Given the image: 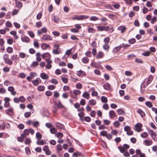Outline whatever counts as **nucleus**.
<instances>
[{
    "instance_id": "obj_1",
    "label": "nucleus",
    "mask_w": 157,
    "mask_h": 157,
    "mask_svg": "<svg viewBox=\"0 0 157 157\" xmlns=\"http://www.w3.org/2000/svg\"><path fill=\"white\" fill-rule=\"evenodd\" d=\"M89 17V16H85L84 15H81L80 16L77 15L75 16V17H72V19L80 20L87 19Z\"/></svg>"
},
{
    "instance_id": "obj_2",
    "label": "nucleus",
    "mask_w": 157,
    "mask_h": 157,
    "mask_svg": "<svg viewBox=\"0 0 157 157\" xmlns=\"http://www.w3.org/2000/svg\"><path fill=\"white\" fill-rule=\"evenodd\" d=\"M148 131L150 134L151 135V136L152 137V139L155 141H157V138H154V136L156 137L157 135V134L154 132L153 130L150 129H148Z\"/></svg>"
},
{
    "instance_id": "obj_3",
    "label": "nucleus",
    "mask_w": 157,
    "mask_h": 157,
    "mask_svg": "<svg viewBox=\"0 0 157 157\" xmlns=\"http://www.w3.org/2000/svg\"><path fill=\"white\" fill-rule=\"evenodd\" d=\"M98 30L100 31H108L109 27L108 26H105L103 25H99L97 27Z\"/></svg>"
},
{
    "instance_id": "obj_4",
    "label": "nucleus",
    "mask_w": 157,
    "mask_h": 157,
    "mask_svg": "<svg viewBox=\"0 0 157 157\" xmlns=\"http://www.w3.org/2000/svg\"><path fill=\"white\" fill-rule=\"evenodd\" d=\"M143 127L142 124L140 123L137 124L135 126V130L137 132H140L141 130V128Z\"/></svg>"
},
{
    "instance_id": "obj_5",
    "label": "nucleus",
    "mask_w": 157,
    "mask_h": 157,
    "mask_svg": "<svg viewBox=\"0 0 157 157\" xmlns=\"http://www.w3.org/2000/svg\"><path fill=\"white\" fill-rule=\"evenodd\" d=\"M5 112L7 114L9 115L10 116H12L14 115V112L12 108H10L7 109H6Z\"/></svg>"
},
{
    "instance_id": "obj_6",
    "label": "nucleus",
    "mask_w": 157,
    "mask_h": 157,
    "mask_svg": "<svg viewBox=\"0 0 157 157\" xmlns=\"http://www.w3.org/2000/svg\"><path fill=\"white\" fill-rule=\"evenodd\" d=\"M42 39L44 41L51 40H52V37L48 35H43Z\"/></svg>"
},
{
    "instance_id": "obj_7",
    "label": "nucleus",
    "mask_w": 157,
    "mask_h": 157,
    "mask_svg": "<svg viewBox=\"0 0 157 157\" xmlns=\"http://www.w3.org/2000/svg\"><path fill=\"white\" fill-rule=\"evenodd\" d=\"M41 80L39 78H37L35 80H33L32 82L33 84L35 86L38 85L39 83L41 82Z\"/></svg>"
},
{
    "instance_id": "obj_8",
    "label": "nucleus",
    "mask_w": 157,
    "mask_h": 157,
    "mask_svg": "<svg viewBox=\"0 0 157 157\" xmlns=\"http://www.w3.org/2000/svg\"><path fill=\"white\" fill-rule=\"evenodd\" d=\"M78 156L80 157H83V155L82 153L78 152V151L72 154V156L73 157H77Z\"/></svg>"
},
{
    "instance_id": "obj_9",
    "label": "nucleus",
    "mask_w": 157,
    "mask_h": 157,
    "mask_svg": "<svg viewBox=\"0 0 157 157\" xmlns=\"http://www.w3.org/2000/svg\"><path fill=\"white\" fill-rule=\"evenodd\" d=\"M52 61L50 59H47V64L46 66V68L47 69H50L52 67L51 63Z\"/></svg>"
},
{
    "instance_id": "obj_10",
    "label": "nucleus",
    "mask_w": 157,
    "mask_h": 157,
    "mask_svg": "<svg viewBox=\"0 0 157 157\" xmlns=\"http://www.w3.org/2000/svg\"><path fill=\"white\" fill-rule=\"evenodd\" d=\"M40 77L44 79H48V76L44 73H42L40 75Z\"/></svg>"
},
{
    "instance_id": "obj_11",
    "label": "nucleus",
    "mask_w": 157,
    "mask_h": 157,
    "mask_svg": "<svg viewBox=\"0 0 157 157\" xmlns=\"http://www.w3.org/2000/svg\"><path fill=\"white\" fill-rule=\"evenodd\" d=\"M103 87L105 90H111L110 85V84L106 82L103 85Z\"/></svg>"
},
{
    "instance_id": "obj_12",
    "label": "nucleus",
    "mask_w": 157,
    "mask_h": 157,
    "mask_svg": "<svg viewBox=\"0 0 157 157\" xmlns=\"http://www.w3.org/2000/svg\"><path fill=\"white\" fill-rule=\"evenodd\" d=\"M109 115L110 118H113L116 117L115 112L113 110L110 111L109 112Z\"/></svg>"
},
{
    "instance_id": "obj_13",
    "label": "nucleus",
    "mask_w": 157,
    "mask_h": 157,
    "mask_svg": "<svg viewBox=\"0 0 157 157\" xmlns=\"http://www.w3.org/2000/svg\"><path fill=\"white\" fill-rule=\"evenodd\" d=\"M15 6L17 7L21 8L22 6V4L21 2L17 0H15Z\"/></svg>"
},
{
    "instance_id": "obj_14",
    "label": "nucleus",
    "mask_w": 157,
    "mask_h": 157,
    "mask_svg": "<svg viewBox=\"0 0 157 157\" xmlns=\"http://www.w3.org/2000/svg\"><path fill=\"white\" fill-rule=\"evenodd\" d=\"M118 30L121 31V32L124 33L125 32L126 30V28L125 26H120L118 28Z\"/></svg>"
},
{
    "instance_id": "obj_15",
    "label": "nucleus",
    "mask_w": 157,
    "mask_h": 157,
    "mask_svg": "<svg viewBox=\"0 0 157 157\" xmlns=\"http://www.w3.org/2000/svg\"><path fill=\"white\" fill-rule=\"evenodd\" d=\"M137 112L140 115L141 117H143L145 116V113L140 109H138L137 110Z\"/></svg>"
},
{
    "instance_id": "obj_16",
    "label": "nucleus",
    "mask_w": 157,
    "mask_h": 157,
    "mask_svg": "<svg viewBox=\"0 0 157 157\" xmlns=\"http://www.w3.org/2000/svg\"><path fill=\"white\" fill-rule=\"evenodd\" d=\"M46 141L43 140H38L36 142V144L39 145H43L46 144Z\"/></svg>"
},
{
    "instance_id": "obj_17",
    "label": "nucleus",
    "mask_w": 157,
    "mask_h": 157,
    "mask_svg": "<svg viewBox=\"0 0 157 157\" xmlns=\"http://www.w3.org/2000/svg\"><path fill=\"white\" fill-rule=\"evenodd\" d=\"M59 108L56 105H54L52 107V111L54 113H56L57 109Z\"/></svg>"
},
{
    "instance_id": "obj_18",
    "label": "nucleus",
    "mask_w": 157,
    "mask_h": 157,
    "mask_svg": "<svg viewBox=\"0 0 157 157\" xmlns=\"http://www.w3.org/2000/svg\"><path fill=\"white\" fill-rule=\"evenodd\" d=\"M91 121L90 118L89 116L84 117H83V119L81 121H86L87 122H89Z\"/></svg>"
},
{
    "instance_id": "obj_19",
    "label": "nucleus",
    "mask_w": 157,
    "mask_h": 157,
    "mask_svg": "<svg viewBox=\"0 0 157 157\" xmlns=\"http://www.w3.org/2000/svg\"><path fill=\"white\" fill-rule=\"evenodd\" d=\"M49 45L46 43H43L41 45V47L43 50H45L47 48L49 47Z\"/></svg>"
},
{
    "instance_id": "obj_20",
    "label": "nucleus",
    "mask_w": 157,
    "mask_h": 157,
    "mask_svg": "<svg viewBox=\"0 0 157 157\" xmlns=\"http://www.w3.org/2000/svg\"><path fill=\"white\" fill-rule=\"evenodd\" d=\"M22 41L24 42H27L29 41V38L27 36L21 37V38Z\"/></svg>"
},
{
    "instance_id": "obj_21",
    "label": "nucleus",
    "mask_w": 157,
    "mask_h": 157,
    "mask_svg": "<svg viewBox=\"0 0 157 157\" xmlns=\"http://www.w3.org/2000/svg\"><path fill=\"white\" fill-rule=\"evenodd\" d=\"M38 63L36 61L33 62L30 65V67L32 68L37 67L38 65Z\"/></svg>"
},
{
    "instance_id": "obj_22",
    "label": "nucleus",
    "mask_w": 157,
    "mask_h": 157,
    "mask_svg": "<svg viewBox=\"0 0 157 157\" xmlns=\"http://www.w3.org/2000/svg\"><path fill=\"white\" fill-rule=\"evenodd\" d=\"M36 60L38 61H40L41 60V58L40 57V53L39 52H37L36 53Z\"/></svg>"
},
{
    "instance_id": "obj_23",
    "label": "nucleus",
    "mask_w": 157,
    "mask_h": 157,
    "mask_svg": "<svg viewBox=\"0 0 157 157\" xmlns=\"http://www.w3.org/2000/svg\"><path fill=\"white\" fill-rule=\"evenodd\" d=\"M82 97L87 99H89L90 98L89 94L87 92H85L83 94Z\"/></svg>"
},
{
    "instance_id": "obj_24",
    "label": "nucleus",
    "mask_w": 157,
    "mask_h": 157,
    "mask_svg": "<svg viewBox=\"0 0 157 157\" xmlns=\"http://www.w3.org/2000/svg\"><path fill=\"white\" fill-rule=\"evenodd\" d=\"M103 56V53L101 52H99L96 56V58L97 59L102 58Z\"/></svg>"
},
{
    "instance_id": "obj_25",
    "label": "nucleus",
    "mask_w": 157,
    "mask_h": 157,
    "mask_svg": "<svg viewBox=\"0 0 157 157\" xmlns=\"http://www.w3.org/2000/svg\"><path fill=\"white\" fill-rule=\"evenodd\" d=\"M100 20L102 22V24L104 25H106L107 24V23L106 21H107L108 19L107 18L105 17H103L101 18Z\"/></svg>"
},
{
    "instance_id": "obj_26",
    "label": "nucleus",
    "mask_w": 157,
    "mask_h": 157,
    "mask_svg": "<svg viewBox=\"0 0 157 157\" xmlns=\"http://www.w3.org/2000/svg\"><path fill=\"white\" fill-rule=\"evenodd\" d=\"M89 104L91 105H95L96 104V101L94 99H91L89 101Z\"/></svg>"
},
{
    "instance_id": "obj_27",
    "label": "nucleus",
    "mask_w": 157,
    "mask_h": 157,
    "mask_svg": "<svg viewBox=\"0 0 157 157\" xmlns=\"http://www.w3.org/2000/svg\"><path fill=\"white\" fill-rule=\"evenodd\" d=\"M76 74L78 76H80L81 75L82 76L85 75V73L83 71L80 70L77 72Z\"/></svg>"
},
{
    "instance_id": "obj_28",
    "label": "nucleus",
    "mask_w": 157,
    "mask_h": 157,
    "mask_svg": "<svg viewBox=\"0 0 157 157\" xmlns=\"http://www.w3.org/2000/svg\"><path fill=\"white\" fill-rule=\"evenodd\" d=\"M153 77L151 75H150L149 76L147 83V86L149 84L151 83V82L153 79Z\"/></svg>"
},
{
    "instance_id": "obj_29",
    "label": "nucleus",
    "mask_w": 157,
    "mask_h": 157,
    "mask_svg": "<svg viewBox=\"0 0 157 157\" xmlns=\"http://www.w3.org/2000/svg\"><path fill=\"white\" fill-rule=\"evenodd\" d=\"M41 136V135L40 132H38L36 133V137L38 140H40L42 138Z\"/></svg>"
},
{
    "instance_id": "obj_30",
    "label": "nucleus",
    "mask_w": 157,
    "mask_h": 157,
    "mask_svg": "<svg viewBox=\"0 0 157 157\" xmlns=\"http://www.w3.org/2000/svg\"><path fill=\"white\" fill-rule=\"evenodd\" d=\"M50 54L48 52H46L43 54L42 55V58L45 59V58L49 57V58Z\"/></svg>"
},
{
    "instance_id": "obj_31",
    "label": "nucleus",
    "mask_w": 157,
    "mask_h": 157,
    "mask_svg": "<svg viewBox=\"0 0 157 157\" xmlns=\"http://www.w3.org/2000/svg\"><path fill=\"white\" fill-rule=\"evenodd\" d=\"M88 32L89 33H95L96 32L95 29L92 27L88 28Z\"/></svg>"
},
{
    "instance_id": "obj_32",
    "label": "nucleus",
    "mask_w": 157,
    "mask_h": 157,
    "mask_svg": "<svg viewBox=\"0 0 157 157\" xmlns=\"http://www.w3.org/2000/svg\"><path fill=\"white\" fill-rule=\"evenodd\" d=\"M145 104L149 108H151L153 106L152 103L149 101H147L145 102Z\"/></svg>"
},
{
    "instance_id": "obj_33",
    "label": "nucleus",
    "mask_w": 157,
    "mask_h": 157,
    "mask_svg": "<svg viewBox=\"0 0 157 157\" xmlns=\"http://www.w3.org/2000/svg\"><path fill=\"white\" fill-rule=\"evenodd\" d=\"M59 17L56 16H54L53 17V20L56 23H59Z\"/></svg>"
},
{
    "instance_id": "obj_34",
    "label": "nucleus",
    "mask_w": 157,
    "mask_h": 157,
    "mask_svg": "<svg viewBox=\"0 0 157 157\" xmlns=\"http://www.w3.org/2000/svg\"><path fill=\"white\" fill-rule=\"evenodd\" d=\"M89 61V59L87 57L83 58L82 59V62L85 63H87Z\"/></svg>"
},
{
    "instance_id": "obj_35",
    "label": "nucleus",
    "mask_w": 157,
    "mask_h": 157,
    "mask_svg": "<svg viewBox=\"0 0 157 157\" xmlns=\"http://www.w3.org/2000/svg\"><path fill=\"white\" fill-rule=\"evenodd\" d=\"M56 126L57 128L59 129L63 128L64 127L63 124L59 123H57L56 124Z\"/></svg>"
},
{
    "instance_id": "obj_36",
    "label": "nucleus",
    "mask_w": 157,
    "mask_h": 157,
    "mask_svg": "<svg viewBox=\"0 0 157 157\" xmlns=\"http://www.w3.org/2000/svg\"><path fill=\"white\" fill-rule=\"evenodd\" d=\"M144 142L146 146H150L152 144V142L151 141H149L147 140H145Z\"/></svg>"
},
{
    "instance_id": "obj_37",
    "label": "nucleus",
    "mask_w": 157,
    "mask_h": 157,
    "mask_svg": "<svg viewBox=\"0 0 157 157\" xmlns=\"http://www.w3.org/2000/svg\"><path fill=\"white\" fill-rule=\"evenodd\" d=\"M101 100L102 102L103 103H106L108 101L106 97L104 96L101 97Z\"/></svg>"
},
{
    "instance_id": "obj_38",
    "label": "nucleus",
    "mask_w": 157,
    "mask_h": 157,
    "mask_svg": "<svg viewBox=\"0 0 157 157\" xmlns=\"http://www.w3.org/2000/svg\"><path fill=\"white\" fill-rule=\"evenodd\" d=\"M25 152L27 155H30L31 153V151L29 148L28 147H26L25 148Z\"/></svg>"
},
{
    "instance_id": "obj_39",
    "label": "nucleus",
    "mask_w": 157,
    "mask_h": 157,
    "mask_svg": "<svg viewBox=\"0 0 157 157\" xmlns=\"http://www.w3.org/2000/svg\"><path fill=\"white\" fill-rule=\"evenodd\" d=\"M5 63L10 65H12L13 64V62L10 59H7L5 61Z\"/></svg>"
},
{
    "instance_id": "obj_40",
    "label": "nucleus",
    "mask_w": 157,
    "mask_h": 157,
    "mask_svg": "<svg viewBox=\"0 0 157 157\" xmlns=\"http://www.w3.org/2000/svg\"><path fill=\"white\" fill-rule=\"evenodd\" d=\"M17 55H13L11 56V59L13 61H17V60H18V58L17 57Z\"/></svg>"
},
{
    "instance_id": "obj_41",
    "label": "nucleus",
    "mask_w": 157,
    "mask_h": 157,
    "mask_svg": "<svg viewBox=\"0 0 157 157\" xmlns=\"http://www.w3.org/2000/svg\"><path fill=\"white\" fill-rule=\"evenodd\" d=\"M55 136H56L59 139H60L63 136V134L61 132H59L57 134L56 133Z\"/></svg>"
},
{
    "instance_id": "obj_42",
    "label": "nucleus",
    "mask_w": 157,
    "mask_h": 157,
    "mask_svg": "<svg viewBox=\"0 0 157 157\" xmlns=\"http://www.w3.org/2000/svg\"><path fill=\"white\" fill-rule=\"evenodd\" d=\"M148 136V133L145 132H144L141 134V136L143 138H145L147 137Z\"/></svg>"
},
{
    "instance_id": "obj_43",
    "label": "nucleus",
    "mask_w": 157,
    "mask_h": 157,
    "mask_svg": "<svg viewBox=\"0 0 157 157\" xmlns=\"http://www.w3.org/2000/svg\"><path fill=\"white\" fill-rule=\"evenodd\" d=\"M84 114L85 113L83 112H81L80 113H78V116L80 117L81 121L83 119L82 117L84 116Z\"/></svg>"
},
{
    "instance_id": "obj_44",
    "label": "nucleus",
    "mask_w": 157,
    "mask_h": 157,
    "mask_svg": "<svg viewBox=\"0 0 157 157\" xmlns=\"http://www.w3.org/2000/svg\"><path fill=\"white\" fill-rule=\"evenodd\" d=\"M50 132L51 133L54 134L56 133L57 132V130L55 128L53 127L50 128Z\"/></svg>"
},
{
    "instance_id": "obj_45",
    "label": "nucleus",
    "mask_w": 157,
    "mask_h": 157,
    "mask_svg": "<svg viewBox=\"0 0 157 157\" xmlns=\"http://www.w3.org/2000/svg\"><path fill=\"white\" fill-rule=\"evenodd\" d=\"M107 134V132L106 131H102L100 132V134L102 136H106Z\"/></svg>"
},
{
    "instance_id": "obj_46",
    "label": "nucleus",
    "mask_w": 157,
    "mask_h": 157,
    "mask_svg": "<svg viewBox=\"0 0 157 157\" xmlns=\"http://www.w3.org/2000/svg\"><path fill=\"white\" fill-rule=\"evenodd\" d=\"M45 87L44 86H40L38 87V90L39 91H43Z\"/></svg>"
},
{
    "instance_id": "obj_47",
    "label": "nucleus",
    "mask_w": 157,
    "mask_h": 157,
    "mask_svg": "<svg viewBox=\"0 0 157 157\" xmlns=\"http://www.w3.org/2000/svg\"><path fill=\"white\" fill-rule=\"evenodd\" d=\"M91 65H92L93 67L95 68H98V66H101L99 64H98L97 63L94 62L92 63H91Z\"/></svg>"
},
{
    "instance_id": "obj_48",
    "label": "nucleus",
    "mask_w": 157,
    "mask_h": 157,
    "mask_svg": "<svg viewBox=\"0 0 157 157\" xmlns=\"http://www.w3.org/2000/svg\"><path fill=\"white\" fill-rule=\"evenodd\" d=\"M55 104L58 106V107L59 108H62L63 107V106L62 105V104L61 103L60 101H58V103L57 104L56 102H55Z\"/></svg>"
},
{
    "instance_id": "obj_49",
    "label": "nucleus",
    "mask_w": 157,
    "mask_h": 157,
    "mask_svg": "<svg viewBox=\"0 0 157 157\" xmlns=\"http://www.w3.org/2000/svg\"><path fill=\"white\" fill-rule=\"evenodd\" d=\"M118 148L121 152L123 153L124 152L125 150L124 149V147H123L122 146H119L118 147Z\"/></svg>"
},
{
    "instance_id": "obj_50",
    "label": "nucleus",
    "mask_w": 157,
    "mask_h": 157,
    "mask_svg": "<svg viewBox=\"0 0 157 157\" xmlns=\"http://www.w3.org/2000/svg\"><path fill=\"white\" fill-rule=\"evenodd\" d=\"M109 46L108 44H105L103 46V49L107 51L109 49Z\"/></svg>"
},
{
    "instance_id": "obj_51",
    "label": "nucleus",
    "mask_w": 157,
    "mask_h": 157,
    "mask_svg": "<svg viewBox=\"0 0 157 157\" xmlns=\"http://www.w3.org/2000/svg\"><path fill=\"white\" fill-rule=\"evenodd\" d=\"M19 56L21 58H25L27 55L26 54L23 52H20L19 54Z\"/></svg>"
},
{
    "instance_id": "obj_52",
    "label": "nucleus",
    "mask_w": 157,
    "mask_h": 157,
    "mask_svg": "<svg viewBox=\"0 0 157 157\" xmlns=\"http://www.w3.org/2000/svg\"><path fill=\"white\" fill-rule=\"evenodd\" d=\"M104 41L105 44H108L110 41V39L109 37H106L104 39Z\"/></svg>"
},
{
    "instance_id": "obj_53",
    "label": "nucleus",
    "mask_w": 157,
    "mask_h": 157,
    "mask_svg": "<svg viewBox=\"0 0 157 157\" xmlns=\"http://www.w3.org/2000/svg\"><path fill=\"white\" fill-rule=\"evenodd\" d=\"M63 149V147L60 144H58L57 145V150L59 151H61Z\"/></svg>"
},
{
    "instance_id": "obj_54",
    "label": "nucleus",
    "mask_w": 157,
    "mask_h": 157,
    "mask_svg": "<svg viewBox=\"0 0 157 157\" xmlns=\"http://www.w3.org/2000/svg\"><path fill=\"white\" fill-rule=\"evenodd\" d=\"M33 126L35 127H37V126L39 125V122L37 121H34L32 123Z\"/></svg>"
},
{
    "instance_id": "obj_55",
    "label": "nucleus",
    "mask_w": 157,
    "mask_h": 157,
    "mask_svg": "<svg viewBox=\"0 0 157 157\" xmlns=\"http://www.w3.org/2000/svg\"><path fill=\"white\" fill-rule=\"evenodd\" d=\"M135 61L136 63H142L143 62V61H142L141 59L138 58H136Z\"/></svg>"
},
{
    "instance_id": "obj_56",
    "label": "nucleus",
    "mask_w": 157,
    "mask_h": 157,
    "mask_svg": "<svg viewBox=\"0 0 157 157\" xmlns=\"http://www.w3.org/2000/svg\"><path fill=\"white\" fill-rule=\"evenodd\" d=\"M53 54H58L61 53V51H59L58 50L56 49H53L52 51Z\"/></svg>"
},
{
    "instance_id": "obj_57",
    "label": "nucleus",
    "mask_w": 157,
    "mask_h": 157,
    "mask_svg": "<svg viewBox=\"0 0 157 157\" xmlns=\"http://www.w3.org/2000/svg\"><path fill=\"white\" fill-rule=\"evenodd\" d=\"M6 90L5 89L2 88V85L1 87L0 88V93L1 94H4L6 92Z\"/></svg>"
},
{
    "instance_id": "obj_58",
    "label": "nucleus",
    "mask_w": 157,
    "mask_h": 157,
    "mask_svg": "<svg viewBox=\"0 0 157 157\" xmlns=\"http://www.w3.org/2000/svg\"><path fill=\"white\" fill-rule=\"evenodd\" d=\"M6 26L7 27L10 28L12 26L11 23L9 21H7L6 23Z\"/></svg>"
},
{
    "instance_id": "obj_59",
    "label": "nucleus",
    "mask_w": 157,
    "mask_h": 157,
    "mask_svg": "<svg viewBox=\"0 0 157 157\" xmlns=\"http://www.w3.org/2000/svg\"><path fill=\"white\" fill-rule=\"evenodd\" d=\"M128 41L130 44H132L136 42V40L135 38H132L129 40Z\"/></svg>"
},
{
    "instance_id": "obj_60",
    "label": "nucleus",
    "mask_w": 157,
    "mask_h": 157,
    "mask_svg": "<svg viewBox=\"0 0 157 157\" xmlns=\"http://www.w3.org/2000/svg\"><path fill=\"white\" fill-rule=\"evenodd\" d=\"M113 125L115 127H118L119 126L120 124L117 121H116L113 123Z\"/></svg>"
},
{
    "instance_id": "obj_61",
    "label": "nucleus",
    "mask_w": 157,
    "mask_h": 157,
    "mask_svg": "<svg viewBox=\"0 0 157 157\" xmlns=\"http://www.w3.org/2000/svg\"><path fill=\"white\" fill-rule=\"evenodd\" d=\"M7 52L9 53H11L13 52V49L11 47H8L7 49Z\"/></svg>"
},
{
    "instance_id": "obj_62",
    "label": "nucleus",
    "mask_w": 157,
    "mask_h": 157,
    "mask_svg": "<svg viewBox=\"0 0 157 157\" xmlns=\"http://www.w3.org/2000/svg\"><path fill=\"white\" fill-rule=\"evenodd\" d=\"M34 46L37 48H38L39 47V45L38 42L37 40L34 41L33 43Z\"/></svg>"
},
{
    "instance_id": "obj_63",
    "label": "nucleus",
    "mask_w": 157,
    "mask_h": 157,
    "mask_svg": "<svg viewBox=\"0 0 157 157\" xmlns=\"http://www.w3.org/2000/svg\"><path fill=\"white\" fill-rule=\"evenodd\" d=\"M117 112L119 115H121L124 113V111L121 109L117 110Z\"/></svg>"
},
{
    "instance_id": "obj_64",
    "label": "nucleus",
    "mask_w": 157,
    "mask_h": 157,
    "mask_svg": "<svg viewBox=\"0 0 157 157\" xmlns=\"http://www.w3.org/2000/svg\"><path fill=\"white\" fill-rule=\"evenodd\" d=\"M124 130L128 132V131L131 130V128L130 127L128 126H126L124 128Z\"/></svg>"
}]
</instances>
